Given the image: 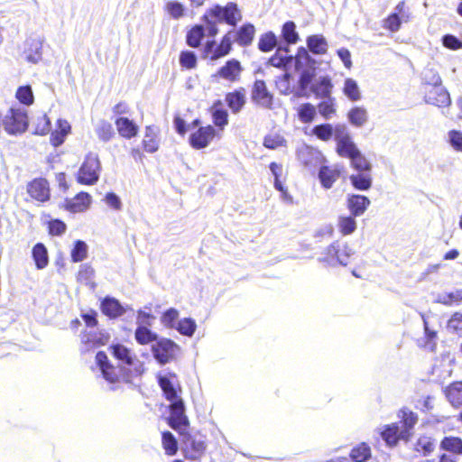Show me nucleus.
Listing matches in <instances>:
<instances>
[{
	"instance_id": "69168bd1",
	"label": "nucleus",
	"mask_w": 462,
	"mask_h": 462,
	"mask_svg": "<svg viewBox=\"0 0 462 462\" xmlns=\"http://www.w3.org/2000/svg\"><path fill=\"white\" fill-rule=\"evenodd\" d=\"M165 10L174 19H179L184 15L183 5L176 1L168 2Z\"/></svg>"
},
{
	"instance_id": "412c9836",
	"label": "nucleus",
	"mask_w": 462,
	"mask_h": 462,
	"mask_svg": "<svg viewBox=\"0 0 462 462\" xmlns=\"http://www.w3.org/2000/svg\"><path fill=\"white\" fill-rule=\"evenodd\" d=\"M370 205V199L364 195L352 194L347 197L346 206L351 215H363Z\"/></svg>"
},
{
	"instance_id": "13d9d810",
	"label": "nucleus",
	"mask_w": 462,
	"mask_h": 462,
	"mask_svg": "<svg viewBox=\"0 0 462 462\" xmlns=\"http://www.w3.org/2000/svg\"><path fill=\"white\" fill-rule=\"evenodd\" d=\"M439 85H442V79L439 73L433 69H426L423 76L424 88Z\"/></svg>"
},
{
	"instance_id": "09e8293b",
	"label": "nucleus",
	"mask_w": 462,
	"mask_h": 462,
	"mask_svg": "<svg viewBox=\"0 0 462 462\" xmlns=\"http://www.w3.org/2000/svg\"><path fill=\"white\" fill-rule=\"evenodd\" d=\"M353 215L351 216H341L338 217L337 226L339 232L343 236H348L352 234L356 228V222Z\"/></svg>"
},
{
	"instance_id": "a878e982",
	"label": "nucleus",
	"mask_w": 462,
	"mask_h": 462,
	"mask_svg": "<svg viewBox=\"0 0 462 462\" xmlns=\"http://www.w3.org/2000/svg\"><path fill=\"white\" fill-rule=\"evenodd\" d=\"M398 417L400 418L403 436L410 439L411 430L418 421L417 414L407 408H402L400 410Z\"/></svg>"
},
{
	"instance_id": "7ed1b4c3",
	"label": "nucleus",
	"mask_w": 462,
	"mask_h": 462,
	"mask_svg": "<svg viewBox=\"0 0 462 462\" xmlns=\"http://www.w3.org/2000/svg\"><path fill=\"white\" fill-rule=\"evenodd\" d=\"M189 420L186 417V423L180 424L179 428H171L180 437L182 445L181 450L184 457L188 460H200L206 454L208 443L205 437L191 435L189 431Z\"/></svg>"
},
{
	"instance_id": "b1692460",
	"label": "nucleus",
	"mask_w": 462,
	"mask_h": 462,
	"mask_svg": "<svg viewBox=\"0 0 462 462\" xmlns=\"http://www.w3.org/2000/svg\"><path fill=\"white\" fill-rule=\"evenodd\" d=\"M112 356L125 365H133L136 356L133 351L122 344H113L109 346Z\"/></svg>"
},
{
	"instance_id": "bb28decb",
	"label": "nucleus",
	"mask_w": 462,
	"mask_h": 462,
	"mask_svg": "<svg viewBox=\"0 0 462 462\" xmlns=\"http://www.w3.org/2000/svg\"><path fill=\"white\" fill-rule=\"evenodd\" d=\"M160 141L157 133L152 125L145 127V133L142 141V147L143 152L153 153L158 151Z\"/></svg>"
},
{
	"instance_id": "ddd939ff",
	"label": "nucleus",
	"mask_w": 462,
	"mask_h": 462,
	"mask_svg": "<svg viewBox=\"0 0 462 462\" xmlns=\"http://www.w3.org/2000/svg\"><path fill=\"white\" fill-rule=\"evenodd\" d=\"M345 171L341 164L322 165L318 173L322 188L328 189L340 179Z\"/></svg>"
},
{
	"instance_id": "2f4dec72",
	"label": "nucleus",
	"mask_w": 462,
	"mask_h": 462,
	"mask_svg": "<svg viewBox=\"0 0 462 462\" xmlns=\"http://www.w3.org/2000/svg\"><path fill=\"white\" fill-rule=\"evenodd\" d=\"M32 256L37 269H44L49 264V254L42 243H37L32 249Z\"/></svg>"
},
{
	"instance_id": "4c0bfd02",
	"label": "nucleus",
	"mask_w": 462,
	"mask_h": 462,
	"mask_svg": "<svg viewBox=\"0 0 462 462\" xmlns=\"http://www.w3.org/2000/svg\"><path fill=\"white\" fill-rule=\"evenodd\" d=\"M347 118L351 125L360 127L364 125L367 119V111L362 106H354L347 113Z\"/></svg>"
},
{
	"instance_id": "6ab92c4d",
	"label": "nucleus",
	"mask_w": 462,
	"mask_h": 462,
	"mask_svg": "<svg viewBox=\"0 0 462 462\" xmlns=\"http://www.w3.org/2000/svg\"><path fill=\"white\" fill-rule=\"evenodd\" d=\"M70 131L71 125L66 119H58L55 129L51 132L50 143L54 147L61 145Z\"/></svg>"
},
{
	"instance_id": "3c124183",
	"label": "nucleus",
	"mask_w": 462,
	"mask_h": 462,
	"mask_svg": "<svg viewBox=\"0 0 462 462\" xmlns=\"http://www.w3.org/2000/svg\"><path fill=\"white\" fill-rule=\"evenodd\" d=\"M318 109L320 116L325 119H329L337 114V106L332 97L321 101L318 104Z\"/></svg>"
},
{
	"instance_id": "a18cd8bd",
	"label": "nucleus",
	"mask_w": 462,
	"mask_h": 462,
	"mask_svg": "<svg viewBox=\"0 0 462 462\" xmlns=\"http://www.w3.org/2000/svg\"><path fill=\"white\" fill-rule=\"evenodd\" d=\"M344 95L351 101H358L361 99V92L356 81L351 78H347L344 81Z\"/></svg>"
},
{
	"instance_id": "58836bf2",
	"label": "nucleus",
	"mask_w": 462,
	"mask_h": 462,
	"mask_svg": "<svg viewBox=\"0 0 462 462\" xmlns=\"http://www.w3.org/2000/svg\"><path fill=\"white\" fill-rule=\"evenodd\" d=\"M33 134L45 135L51 132V120L44 115H38L32 118Z\"/></svg>"
},
{
	"instance_id": "de8ad7c7",
	"label": "nucleus",
	"mask_w": 462,
	"mask_h": 462,
	"mask_svg": "<svg viewBox=\"0 0 462 462\" xmlns=\"http://www.w3.org/2000/svg\"><path fill=\"white\" fill-rule=\"evenodd\" d=\"M282 36L284 42L288 44H295L300 40L294 22L288 21L283 23L282 28Z\"/></svg>"
},
{
	"instance_id": "aec40b11",
	"label": "nucleus",
	"mask_w": 462,
	"mask_h": 462,
	"mask_svg": "<svg viewBox=\"0 0 462 462\" xmlns=\"http://www.w3.org/2000/svg\"><path fill=\"white\" fill-rule=\"evenodd\" d=\"M234 41L241 47H247L252 44L255 35V27L250 23L241 25L233 33Z\"/></svg>"
},
{
	"instance_id": "4468645a",
	"label": "nucleus",
	"mask_w": 462,
	"mask_h": 462,
	"mask_svg": "<svg viewBox=\"0 0 462 462\" xmlns=\"http://www.w3.org/2000/svg\"><path fill=\"white\" fill-rule=\"evenodd\" d=\"M91 202V195L88 192L80 191L73 198L65 199L64 208L72 213H80L88 209Z\"/></svg>"
},
{
	"instance_id": "338daca9",
	"label": "nucleus",
	"mask_w": 462,
	"mask_h": 462,
	"mask_svg": "<svg viewBox=\"0 0 462 462\" xmlns=\"http://www.w3.org/2000/svg\"><path fill=\"white\" fill-rule=\"evenodd\" d=\"M67 229L66 224L60 219H52L48 222V232L51 236H61Z\"/></svg>"
},
{
	"instance_id": "1a4fd4ad",
	"label": "nucleus",
	"mask_w": 462,
	"mask_h": 462,
	"mask_svg": "<svg viewBox=\"0 0 462 462\" xmlns=\"http://www.w3.org/2000/svg\"><path fill=\"white\" fill-rule=\"evenodd\" d=\"M251 99L257 106L272 108L273 95L268 90L264 80L256 79L254 81L251 88Z\"/></svg>"
},
{
	"instance_id": "a211bd4d",
	"label": "nucleus",
	"mask_w": 462,
	"mask_h": 462,
	"mask_svg": "<svg viewBox=\"0 0 462 462\" xmlns=\"http://www.w3.org/2000/svg\"><path fill=\"white\" fill-rule=\"evenodd\" d=\"M118 134L125 139H132L138 135L139 126L128 117L118 116L115 120Z\"/></svg>"
},
{
	"instance_id": "e433bc0d",
	"label": "nucleus",
	"mask_w": 462,
	"mask_h": 462,
	"mask_svg": "<svg viewBox=\"0 0 462 462\" xmlns=\"http://www.w3.org/2000/svg\"><path fill=\"white\" fill-rule=\"evenodd\" d=\"M371 448L365 442H361L355 446L350 451V457L355 462H365L371 457Z\"/></svg>"
},
{
	"instance_id": "0eeeda50",
	"label": "nucleus",
	"mask_w": 462,
	"mask_h": 462,
	"mask_svg": "<svg viewBox=\"0 0 462 462\" xmlns=\"http://www.w3.org/2000/svg\"><path fill=\"white\" fill-rule=\"evenodd\" d=\"M5 130L10 134H22L28 126L27 114L19 108H11L3 119Z\"/></svg>"
},
{
	"instance_id": "cd10ccee",
	"label": "nucleus",
	"mask_w": 462,
	"mask_h": 462,
	"mask_svg": "<svg viewBox=\"0 0 462 462\" xmlns=\"http://www.w3.org/2000/svg\"><path fill=\"white\" fill-rule=\"evenodd\" d=\"M313 94L318 98H329L333 89L331 79L328 76L321 77L311 88Z\"/></svg>"
},
{
	"instance_id": "72a5a7b5",
	"label": "nucleus",
	"mask_w": 462,
	"mask_h": 462,
	"mask_svg": "<svg viewBox=\"0 0 462 462\" xmlns=\"http://www.w3.org/2000/svg\"><path fill=\"white\" fill-rule=\"evenodd\" d=\"M435 449V441L431 437L422 435L414 443V450L422 457L430 455Z\"/></svg>"
},
{
	"instance_id": "f257e3e1",
	"label": "nucleus",
	"mask_w": 462,
	"mask_h": 462,
	"mask_svg": "<svg viewBox=\"0 0 462 462\" xmlns=\"http://www.w3.org/2000/svg\"><path fill=\"white\" fill-rule=\"evenodd\" d=\"M157 383L162 391L163 397L171 403L169 405L170 415L167 418V424L171 428H179L180 424L186 423L185 404L180 396L182 389L177 381L175 373H169L167 375L158 374L156 375Z\"/></svg>"
},
{
	"instance_id": "603ef678",
	"label": "nucleus",
	"mask_w": 462,
	"mask_h": 462,
	"mask_svg": "<svg viewBox=\"0 0 462 462\" xmlns=\"http://www.w3.org/2000/svg\"><path fill=\"white\" fill-rule=\"evenodd\" d=\"M293 60L295 61L296 70H300L302 67L313 62V60L304 47H300L297 49Z\"/></svg>"
},
{
	"instance_id": "5fc2aeb1",
	"label": "nucleus",
	"mask_w": 462,
	"mask_h": 462,
	"mask_svg": "<svg viewBox=\"0 0 462 462\" xmlns=\"http://www.w3.org/2000/svg\"><path fill=\"white\" fill-rule=\"evenodd\" d=\"M402 25V18L397 13L390 14L383 21V27L391 32H395L400 30Z\"/></svg>"
},
{
	"instance_id": "393cba45",
	"label": "nucleus",
	"mask_w": 462,
	"mask_h": 462,
	"mask_svg": "<svg viewBox=\"0 0 462 462\" xmlns=\"http://www.w3.org/2000/svg\"><path fill=\"white\" fill-rule=\"evenodd\" d=\"M336 151L340 157L351 159L359 151L348 134H345L337 141Z\"/></svg>"
},
{
	"instance_id": "79ce46f5",
	"label": "nucleus",
	"mask_w": 462,
	"mask_h": 462,
	"mask_svg": "<svg viewBox=\"0 0 462 462\" xmlns=\"http://www.w3.org/2000/svg\"><path fill=\"white\" fill-rule=\"evenodd\" d=\"M278 43V40L274 32H267L259 37L258 49L263 52H269L273 51Z\"/></svg>"
},
{
	"instance_id": "2eb2a0df",
	"label": "nucleus",
	"mask_w": 462,
	"mask_h": 462,
	"mask_svg": "<svg viewBox=\"0 0 462 462\" xmlns=\"http://www.w3.org/2000/svg\"><path fill=\"white\" fill-rule=\"evenodd\" d=\"M51 198V189L46 179L38 178L31 181V199L44 203Z\"/></svg>"
},
{
	"instance_id": "6e6d98bb",
	"label": "nucleus",
	"mask_w": 462,
	"mask_h": 462,
	"mask_svg": "<svg viewBox=\"0 0 462 462\" xmlns=\"http://www.w3.org/2000/svg\"><path fill=\"white\" fill-rule=\"evenodd\" d=\"M269 168L274 177V188L282 193H286L287 189L280 180L282 173V166L275 162L270 163Z\"/></svg>"
},
{
	"instance_id": "c756f323",
	"label": "nucleus",
	"mask_w": 462,
	"mask_h": 462,
	"mask_svg": "<svg viewBox=\"0 0 462 462\" xmlns=\"http://www.w3.org/2000/svg\"><path fill=\"white\" fill-rule=\"evenodd\" d=\"M445 394L452 406H462V381H456L448 385Z\"/></svg>"
},
{
	"instance_id": "052dcab7",
	"label": "nucleus",
	"mask_w": 462,
	"mask_h": 462,
	"mask_svg": "<svg viewBox=\"0 0 462 462\" xmlns=\"http://www.w3.org/2000/svg\"><path fill=\"white\" fill-rule=\"evenodd\" d=\"M293 60L292 56H282L276 51L273 56L270 57L268 63L278 69H284Z\"/></svg>"
},
{
	"instance_id": "39448f33",
	"label": "nucleus",
	"mask_w": 462,
	"mask_h": 462,
	"mask_svg": "<svg viewBox=\"0 0 462 462\" xmlns=\"http://www.w3.org/2000/svg\"><path fill=\"white\" fill-rule=\"evenodd\" d=\"M101 162L98 156L93 152H89L85 156L76 174V180L81 185H94L99 180Z\"/></svg>"
},
{
	"instance_id": "f3484780",
	"label": "nucleus",
	"mask_w": 462,
	"mask_h": 462,
	"mask_svg": "<svg viewBox=\"0 0 462 462\" xmlns=\"http://www.w3.org/2000/svg\"><path fill=\"white\" fill-rule=\"evenodd\" d=\"M101 312L111 319H116L125 314V310L118 300L106 296L100 302Z\"/></svg>"
},
{
	"instance_id": "864d4df0",
	"label": "nucleus",
	"mask_w": 462,
	"mask_h": 462,
	"mask_svg": "<svg viewBox=\"0 0 462 462\" xmlns=\"http://www.w3.org/2000/svg\"><path fill=\"white\" fill-rule=\"evenodd\" d=\"M197 325L194 319L190 318H184L180 319L177 326V330L183 336L191 337L195 330Z\"/></svg>"
},
{
	"instance_id": "f8f14e48",
	"label": "nucleus",
	"mask_w": 462,
	"mask_h": 462,
	"mask_svg": "<svg viewBox=\"0 0 462 462\" xmlns=\"http://www.w3.org/2000/svg\"><path fill=\"white\" fill-rule=\"evenodd\" d=\"M177 347L178 346L172 340L162 338L152 346V351L154 358L161 365H165L174 359Z\"/></svg>"
},
{
	"instance_id": "4d7b16f0",
	"label": "nucleus",
	"mask_w": 462,
	"mask_h": 462,
	"mask_svg": "<svg viewBox=\"0 0 462 462\" xmlns=\"http://www.w3.org/2000/svg\"><path fill=\"white\" fill-rule=\"evenodd\" d=\"M351 165L354 169L356 171L362 172V171H371V164L366 160V158L360 152V151L357 152V154H355L354 157L351 159Z\"/></svg>"
},
{
	"instance_id": "c85d7f7f",
	"label": "nucleus",
	"mask_w": 462,
	"mask_h": 462,
	"mask_svg": "<svg viewBox=\"0 0 462 462\" xmlns=\"http://www.w3.org/2000/svg\"><path fill=\"white\" fill-rule=\"evenodd\" d=\"M441 450L447 451L453 456L462 455V439L455 436L444 437L439 444Z\"/></svg>"
},
{
	"instance_id": "423d86ee",
	"label": "nucleus",
	"mask_w": 462,
	"mask_h": 462,
	"mask_svg": "<svg viewBox=\"0 0 462 462\" xmlns=\"http://www.w3.org/2000/svg\"><path fill=\"white\" fill-rule=\"evenodd\" d=\"M353 254V250L346 243L335 241L325 249L321 261L328 263H338L346 265Z\"/></svg>"
},
{
	"instance_id": "680f3d73",
	"label": "nucleus",
	"mask_w": 462,
	"mask_h": 462,
	"mask_svg": "<svg viewBox=\"0 0 462 462\" xmlns=\"http://www.w3.org/2000/svg\"><path fill=\"white\" fill-rule=\"evenodd\" d=\"M447 328L454 333L462 335V313H453L447 322Z\"/></svg>"
},
{
	"instance_id": "8fccbe9b",
	"label": "nucleus",
	"mask_w": 462,
	"mask_h": 462,
	"mask_svg": "<svg viewBox=\"0 0 462 462\" xmlns=\"http://www.w3.org/2000/svg\"><path fill=\"white\" fill-rule=\"evenodd\" d=\"M70 257L73 263H79L85 260L88 257L87 244L82 240L75 241L70 252Z\"/></svg>"
},
{
	"instance_id": "bf43d9fd",
	"label": "nucleus",
	"mask_w": 462,
	"mask_h": 462,
	"mask_svg": "<svg viewBox=\"0 0 462 462\" xmlns=\"http://www.w3.org/2000/svg\"><path fill=\"white\" fill-rule=\"evenodd\" d=\"M446 306H455L462 303V289L442 295L440 300Z\"/></svg>"
},
{
	"instance_id": "a19ab883",
	"label": "nucleus",
	"mask_w": 462,
	"mask_h": 462,
	"mask_svg": "<svg viewBox=\"0 0 462 462\" xmlns=\"http://www.w3.org/2000/svg\"><path fill=\"white\" fill-rule=\"evenodd\" d=\"M134 338L139 345L144 346L157 341V335L144 326H139L134 332Z\"/></svg>"
},
{
	"instance_id": "49530a36",
	"label": "nucleus",
	"mask_w": 462,
	"mask_h": 462,
	"mask_svg": "<svg viewBox=\"0 0 462 462\" xmlns=\"http://www.w3.org/2000/svg\"><path fill=\"white\" fill-rule=\"evenodd\" d=\"M96 134L98 139L105 143L111 141L116 136L113 125L106 120L100 121L96 129Z\"/></svg>"
},
{
	"instance_id": "20e7f679",
	"label": "nucleus",
	"mask_w": 462,
	"mask_h": 462,
	"mask_svg": "<svg viewBox=\"0 0 462 462\" xmlns=\"http://www.w3.org/2000/svg\"><path fill=\"white\" fill-rule=\"evenodd\" d=\"M234 31H227L218 42L215 40H208L203 46L202 57L211 61L220 60L227 56L233 50Z\"/></svg>"
},
{
	"instance_id": "4be33fe9",
	"label": "nucleus",
	"mask_w": 462,
	"mask_h": 462,
	"mask_svg": "<svg viewBox=\"0 0 462 462\" xmlns=\"http://www.w3.org/2000/svg\"><path fill=\"white\" fill-rule=\"evenodd\" d=\"M225 101L232 113L236 114L244 107L246 98L244 88H239L226 94Z\"/></svg>"
},
{
	"instance_id": "c9c22d12",
	"label": "nucleus",
	"mask_w": 462,
	"mask_h": 462,
	"mask_svg": "<svg viewBox=\"0 0 462 462\" xmlns=\"http://www.w3.org/2000/svg\"><path fill=\"white\" fill-rule=\"evenodd\" d=\"M212 121L216 127L220 131L228 125V114L226 109L221 107V102L217 101L215 103L212 111Z\"/></svg>"
},
{
	"instance_id": "e2e57ef3",
	"label": "nucleus",
	"mask_w": 462,
	"mask_h": 462,
	"mask_svg": "<svg viewBox=\"0 0 462 462\" xmlns=\"http://www.w3.org/2000/svg\"><path fill=\"white\" fill-rule=\"evenodd\" d=\"M448 135L450 146L456 152H462V132L459 130L452 129L448 131Z\"/></svg>"
},
{
	"instance_id": "0e129e2a",
	"label": "nucleus",
	"mask_w": 462,
	"mask_h": 462,
	"mask_svg": "<svg viewBox=\"0 0 462 462\" xmlns=\"http://www.w3.org/2000/svg\"><path fill=\"white\" fill-rule=\"evenodd\" d=\"M94 273L95 271L89 264H83L77 273V280L79 282L88 284L92 280Z\"/></svg>"
},
{
	"instance_id": "37998d69",
	"label": "nucleus",
	"mask_w": 462,
	"mask_h": 462,
	"mask_svg": "<svg viewBox=\"0 0 462 462\" xmlns=\"http://www.w3.org/2000/svg\"><path fill=\"white\" fill-rule=\"evenodd\" d=\"M311 134L322 142H328L333 137L334 127L328 123L319 124L311 129Z\"/></svg>"
},
{
	"instance_id": "7c9ffc66",
	"label": "nucleus",
	"mask_w": 462,
	"mask_h": 462,
	"mask_svg": "<svg viewBox=\"0 0 462 462\" xmlns=\"http://www.w3.org/2000/svg\"><path fill=\"white\" fill-rule=\"evenodd\" d=\"M296 112L299 121L302 124H310L317 117V107L310 102L300 104Z\"/></svg>"
},
{
	"instance_id": "5701e85b",
	"label": "nucleus",
	"mask_w": 462,
	"mask_h": 462,
	"mask_svg": "<svg viewBox=\"0 0 462 462\" xmlns=\"http://www.w3.org/2000/svg\"><path fill=\"white\" fill-rule=\"evenodd\" d=\"M206 27L202 24H194L190 26L186 32L185 42L190 48H199L206 36Z\"/></svg>"
},
{
	"instance_id": "9d476101",
	"label": "nucleus",
	"mask_w": 462,
	"mask_h": 462,
	"mask_svg": "<svg viewBox=\"0 0 462 462\" xmlns=\"http://www.w3.org/2000/svg\"><path fill=\"white\" fill-rule=\"evenodd\" d=\"M423 95L426 103L438 107H448L451 104L449 93L442 85L425 88Z\"/></svg>"
},
{
	"instance_id": "f704fd0d",
	"label": "nucleus",
	"mask_w": 462,
	"mask_h": 462,
	"mask_svg": "<svg viewBox=\"0 0 462 462\" xmlns=\"http://www.w3.org/2000/svg\"><path fill=\"white\" fill-rule=\"evenodd\" d=\"M370 171H362L349 177L352 186L357 190H368L372 187Z\"/></svg>"
},
{
	"instance_id": "9b49d317",
	"label": "nucleus",
	"mask_w": 462,
	"mask_h": 462,
	"mask_svg": "<svg viewBox=\"0 0 462 462\" xmlns=\"http://www.w3.org/2000/svg\"><path fill=\"white\" fill-rule=\"evenodd\" d=\"M242 71L241 62L236 59H230L217 69L214 77L234 83L240 79Z\"/></svg>"
},
{
	"instance_id": "473e14b6",
	"label": "nucleus",
	"mask_w": 462,
	"mask_h": 462,
	"mask_svg": "<svg viewBox=\"0 0 462 462\" xmlns=\"http://www.w3.org/2000/svg\"><path fill=\"white\" fill-rule=\"evenodd\" d=\"M309 50L317 55H324L328 51V42L322 35H310L307 38Z\"/></svg>"
},
{
	"instance_id": "f03ea898",
	"label": "nucleus",
	"mask_w": 462,
	"mask_h": 462,
	"mask_svg": "<svg viewBox=\"0 0 462 462\" xmlns=\"http://www.w3.org/2000/svg\"><path fill=\"white\" fill-rule=\"evenodd\" d=\"M242 17L237 4L228 2L225 6L216 4L208 8L201 16V21L206 25L208 35L215 37L219 32L217 23H226L230 26H236L242 20Z\"/></svg>"
},
{
	"instance_id": "6e6552de",
	"label": "nucleus",
	"mask_w": 462,
	"mask_h": 462,
	"mask_svg": "<svg viewBox=\"0 0 462 462\" xmlns=\"http://www.w3.org/2000/svg\"><path fill=\"white\" fill-rule=\"evenodd\" d=\"M218 135L217 130L211 125L199 126L189 137V145L196 150L208 147Z\"/></svg>"
},
{
	"instance_id": "ea45409f",
	"label": "nucleus",
	"mask_w": 462,
	"mask_h": 462,
	"mask_svg": "<svg viewBox=\"0 0 462 462\" xmlns=\"http://www.w3.org/2000/svg\"><path fill=\"white\" fill-rule=\"evenodd\" d=\"M162 446L167 456L171 457L178 452V441L174 435L169 430H165L162 433Z\"/></svg>"
},
{
	"instance_id": "c03bdc74",
	"label": "nucleus",
	"mask_w": 462,
	"mask_h": 462,
	"mask_svg": "<svg viewBox=\"0 0 462 462\" xmlns=\"http://www.w3.org/2000/svg\"><path fill=\"white\" fill-rule=\"evenodd\" d=\"M179 62L181 69L191 70L198 66V57L192 51H181L179 56Z\"/></svg>"
},
{
	"instance_id": "dca6fc26",
	"label": "nucleus",
	"mask_w": 462,
	"mask_h": 462,
	"mask_svg": "<svg viewBox=\"0 0 462 462\" xmlns=\"http://www.w3.org/2000/svg\"><path fill=\"white\" fill-rule=\"evenodd\" d=\"M380 436L389 447H395L401 439H409L406 436H403L402 430H400L396 422L383 426Z\"/></svg>"
},
{
	"instance_id": "774afa93",
	"label": "nucleus",
	"mask_w": 462,
	"mask_h": 462,
	"mask_svg": "<svg viewBox=\"0 0 462 462\" xmlns=\"http://www.w3.org/2000/svg\"><path fill=\"white\" fill-rule=\"evenodd\" d=\"M286 141L280 135H266L263 139V145L268 149H276L285 145Z\"/></svg>"
}]
</instances>
